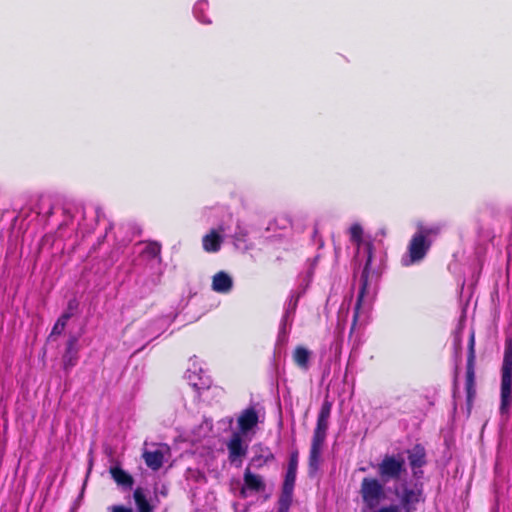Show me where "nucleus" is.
<instances>
[{
  "mask_svg": "<svg viewBox=\"0 0 512 512\" xmlns=\"http://www.w3.org/2000/svg\"><path fill=\"white\" fill-rule=\"evenodd\" d=\"M331 411L332 403L326 398L321 405L313 431L308 458V473L310 476H314L320 467L322 448L327 437Z\"/></svg>",
  "mask_w": 512,
  "mask_h": 512,
  "instance_id": "nucleus-1",
  "label": "nucleus"
},
{
  "mask_svg": "<svg viewBox=\"0 0 512 512\" xmlns=\"http://www.w3.org/2000/svg\"><path fill=\"white\" fill-rule=\"evenodd\" d=\"M512 404V337H506L501 365L500 406L502 415H507Z\"/></svg>",
  "mask_w": 512,
  "mask_h": 512,
  "instance_id": "nucleus-2",
  "label": "nucleus"
},
{
  "mask_svg": "<svg viewBox=\"0 0 512 512\" xmlns=\"http://www.w3.org/2000/svg\"><path fill=\"white\" fill-rule=\"evenodd\" d=\"M476 334L475 330L471 329L469 333L467 345V359L465 371V390H466V404L468 413H470L473 401L476 396Z\"/></svg>",
  "mask_w": 512,
  "mask_h": 512,
  "instance_id": "nucleus-3",
  "label": "nucleus"
},
{
  "mask_svg": "<svg viewBox=\"0 0 512 512\" xmlns=\"http://www.w3.org/2000/svg\"><path fill=\"white\" fill-rule=\"evenodd\" d=\"M385 484L380 478L364 477L362 479L359 493L368 509H375L386 498Z\"/></svg>",
  "mask_w": 512,
  "mask_h": 512,
  "instance_id": "nucleus-4",
  "label": "nucleus"
},
{
  "mask_svg": "<svg viewBox=\"0 0 512 512\" xmlns=\"http://www.w3.org/2000/svg\"><path fill=\"white\" fill-rule=\"evenodd\" d=\"M406 472L405 460L401 455H385L377 465V473L383 483L398 481Z\"/></svg>",
  "mask_w": 512,
  "mask_h": 512,
  "instance_id": "nucleus-5",
  "label": "nucleus"
},
{
  "mask_svg": "<svg viewBox=\"0 0 512 512\" xmlns=\"http://www.w3.org/2000/svg\"><path fill=\"white\" fill-rule=\"evenodd\" d=\"M366 250H367V259H366L364 268H363L361 276H360V289H359L357 300H356L355 307H354L352 329L355 327V325L357 323V320L359 317V311L363 304L364 297L368 291L370 268H371V264H372L373 250H374L373 244L371 242H368L366 244Z\"/></svg>",
  "mask_w": 512,
  "mask_h": 512,
  "instance_id": "nucleus-6",
  "label": "nucleus"
},
{
  "mask_svg": "<svg viewBox=\"0 0 512 512\" xmlns=\"http://www.w3.org/2000/svg\"><path fill=\"white\" fill-rule=\"evenodd\" d=\"M432 246V239H423L422 236L414 233L409 241L407 252L409 261L405 265H410L422 261Z\"/></svg>",
  "mask_w": 512,
  "mask_h": 512,
  "instance_id": "nucleus-7",
  "label": "nucleus"
},
{
  "mask_svg": "<svg viewBox=\"0 0 512 512\" xmlns=\"http://www.w3.org/2000/svg\"><path fill=\"white\" fill-rule=\"evenodd\" d=\"M406 453L413 476L417 479L421 478L423 476L421 468L427 464L424 446L422 444H415Z\"/></svg>",
  "mask_w": 512,
  "mask_h": 512,
  "instance_id": "nucleus-8",
  "label": "nucleus"
},
{
  "mask_svg": "<svg viewBox=\"0 0 512 512\" xmlns=\"http://www.w3.org/2000/svg\"><path fill=\"white\" fill-rule=\"evenodd\" d=\"M78 337L70 335L65 344V350L62 354V367L66 374H68L79 361V347Z\"/></svg>",
  "mask_w": 512,
  "mask_h": 512,
  "instance_id": "nucleus-9",
  "label": "nucleus"
},
{
  "mask_svg": "<svg viewBox=\"0 0 512 512\" xmlns=\"http://www.w3.org/2000/svg\"><path fill=\"white\" fill-rule=\"evenodd\" d=\"M228 459L231 463H236L240 466L242 459L246 456L248 447L243 445V439L241 433L234 432L227 443Z\"/></svg>",
  "mask_w": 512,
  "mask_h": 512,
  "instance_id": "nucleus-10",
  "label": "nucleus"
},
{
  "mask_svg": "<svg viewBox=\"0 0 512 512\" xmlns=\"http://www.w3.org/2000/svg\"><path fill=\"white\" fill-rule=\"evenodd\" d=\"M239 431L237 433H241L242 435L247 434L253 428H255L259 423V415L254 406H250L244 409L237 419Z\"/></svg>",
  "mask_w": 512,
  "mask_h": 512,
  "instance_id": "nucleus-11",
  "label": "nucleus"
},
{
  "mask_svg": "<svg viewBox=\"0 0 512 512\" xmlns=\"http://www.w3.org/2000/svg\"><path fill=\"white\" fill-rule=\"evenodd\" d=\"M109 473L114 482L122 489H132L134 485V478L127 471L122 469L119 465L112 466Z\"/></svg>",
  "mask_w": 512,
  "mask_h": 512,
  "instance_id": "nucleus-12",
  "label": "nucleus"
},
{
  "mask_svg": "<svg viewBox=\"0 0 512 512\" xmlns=\"http://www.w3.org/2000/svg\"><path fill=\"white\" fill-rule=\"evenodd\" d=\"M421 494V490L403 489L400 503L405 512H414L416 510L415 505L420 501Z\"/></svg>",
  "mask_w": 512,
  "mask_h": 512,
  "instance_id": "nucleus-13",
  "label": "nucleus"
},
{
  "mask_svg": "<svg viewBox=\"0 0 512 512\" xmlns=\"http://www.w3.org/2000/svg\"><path fill=\"white\" fill-rule=\"evenodd\" d=\"M233 287L232 278L224 271L217 272L212 278V289L217 293H228Z\"/></svg>",
  "mask_w": 512,
  "mask_h": 512,
  "instance_id": "nucleus-14",
  "label": "nucleus"
},
{
  "mask_svg": "<svg viewBox=\"0 0 512 512\" xmlns=\"http://www.w3.org/2000/svg\"><path fill=\"white\" fill-rule=\"evenodd\" d=\"M298 467V451L295 450L290 454L288 468L286 471L283 487L293 488L296 481V473Z\"/></svg>",
  "mask_w": 512,
  "mask_h": 512,
  "instance_id": "nucleus-15",
  "label": "nucleus"
},
{
  "mask_svg": "<svg viewBox=\"0 0 512 512\" xmlns=\"http://www.w3.org/2000/svg\"><path fill=\"white\" fill-rule=\"evenodd\" d=\"M244 485L252 492H261L265 489V483L261 476L253 474L247 467L243 476Z\"/></svg>",
  "mask_w": 512,
  "mask_h": 512,
  "instance_id": "nucleus-16",
  "label": "nucleus"
},
{
  "mask_svg": "<svg viewBox=\"0 0 512 512\" xmlns=\"http://www.w3.org/2000/svg\"><path fill=\"white\" fill-rule=\"evenodd\" d=\"M311 357V351L304 346H297L292 353V360L294 364L306 371L309 368V360Z\"/></svg>",
  "mask_w": 512,
  "mask_h": 512,
  "instance_id": "nucleus-17",
  "label": "nucleus"
},
{
  "mask_svg": "<svg viewBox=\"0 0 512 512\" xmlns=\"http://www.w3.org/2000/svg\"><path fill=\"white\" fill-rule=\"evenodd\" d=\"M221 244L222 238L215 230L205 235L202 240L203 249L209 253L218 252L221 248Z\"/></svg>",
  "mask_w": 512,
  "mask_h": 512,
  "instance_id": "nucleus-18",
  "label": "nucleus"
},
{
  "mask_svg": "<svg viewBox=\"0 0 512 512\" xmlns=\"http://www.w3.org/2000/svg\"><path fill=\"white\" fill-rule=\"evenodd\" d=\"M143 459L145 461V464L150 469L157 471L159 470L163 465V453L160 450L155 451H145L143 453Z\"/></svg>",
  "mask_w": 512,
  "mask_h": 512,
  "instance_id": "nucleus-19",
  "label": "nucleus"
},
{
  "mask_svg": "<svg viewBox=\"0 0 512 512\" xmlns=\"http://www.w3.org/2000/svg\"><path fill=\"white\" fill-rule=\"evenodd\" d=\"M293 488L283 487L278 500V512H288L292 502Z\"/></svg>",
  "mask_w": 512,
  "mask_h": 512,
  "instance_id": "nucleus-20",
  "label": "nucleus"
},
{
  "mask_svg": "<svg viewBox=\"0 0 512 512\" xmlns=\"http://www.w3.org/2000/svg\"><path fill=\"white\" fill-rule=\"evenodd\" d=\"M264 454L255 455L251 459V463L255 465L257 468L262 467L263 465L267 464L268 462H271L274 460V454L270 451L268 447L262 449Z\"/></svg>",
  "mask_w": 512,
  "mask_h": 512,
  "instance_id": "nucleus-21",
  "label": "nucleus"
},
{
  "mask_svg": "<svg viewBox=\"0 0 512 512\" xmlns=\"http://www.w3.org/2000/svg\"><path fill=\"white\" fill-rule=\"evenodd\" d=\"M441 232V227L439 225L433 226H424L419 225L417 231L415 232L417 235L423 237V239H431V237L439 235Z\"/></svg>",
  "mask_w": 512,
  "mask_h": 512,
  "instance_id": "nucleus-22",
  "label": "nucleus"
},
{
  "mask_svg": "<svg viewBox=\"0 0 512 512\" xmlns=\"http://www.w3.org/2000/svg\"><path fill=\"white\" fill-rule=\"evenodd\" d=\"M68 320H69V315H61L55 322V324L48 336V339H52L55 336L61 335L66 328Z\"/></svg>",
  "mask_w": 512,
  "mask_h": 512,
  "instance_id": "nucleus-23",
  "label": "nucleus"
},
{
  "mask_svg": "<svg viewBox=\"0 0 512 512\" xmlns=\"http://www.w3.org/2000/svg\"><path fill=\"white\" fill-rule=\"evenodd\" d=\"M161 249L162 247L159 242L150 241L143 250V254L147 255L149 258H158L160 257Z\"/></svg>",
  "mask_w": 512,
  "mask_h": 512,
  "instance_id": "nucleus-24",
  "label": "nucleus"
},
{
  "mask_svg": "<svg viewBox=\"0 0 512 512\" xmlns=\"http://www.w3.org/2000/svg\"><path fill=\"white\" fill-rule=\"evenodd\" d=\"M349 232H350L351 241L357 245H360V243L362 242V236H363V229H362L361 225L358 223L353 224L350 227Z\"/></svg>",
  "mask_w": 512,
  "mask_h": 512,
  "instance_id": "nucleus-25",
  "label": "nucleus"
},
{
  "mask_svg": "<svg viewBox=\"0 0 512 512\" xmlns=\"http://www.w3.org/2000/svg\"><path fill=\"white\" fill-rule=\"evenodd\" d=\"M79 306L78 301L73 298L68 301L66 310L61 315H69V319L74 316Z\"/></svg>",
  "mask_w": 512,
  "mask_h": 512,
  "instance_id": "nucleus-26",
  "label": "nucleus"
},
{
  "mask_svg": "<svg viewBox=\"0 0 512 512\" xmlns=\"http://www.w3.org/2000/svg\"><path fill=\"white\" fill-rule=\"evenodd\" d=\"M377 512H400V509L397 505H389L380 508Z\"/></svg>",
  "mask_w": 512,
  "mask_h": 512,
  "instance_id": "nucleus-27",
  "label": "nucleus"
},
{
  "mask_svg": "<svg viewBox=\"0 0 512 512\" xmlns=\"http://www.w3.org/2000/svg\"><path fill=\"white\" fill-rule=\"evenodd\" d=\"M458 390V369L455 370L454 381H453V392L454 394Z\"/></svg>",
  "mask_w": 512,
  "mask_h": 512,
  "instance_id": "nucleus-28",
  "label": "nucleus"
},
{
  "mask_svg": "<svg viewBox=\"0 0 512 512\" xmlns=\"http://www.w3.org/2000/svg\"><path fill=\"white\" fill-rule=\"evenodd\" d=\"M246 490H247V487L245 485L240 490V497L243 499L247 498Z\"/></svg>",
  "mask_w": 512,
  "mask_h": 512,
  "instance_id": "nucleus-29",
  "label": "nucleus"
},
{
  "mask_svg": "<svg viewBox=\"0 0 512 512\" xmlns=\"http://www.w3.org/2000/svg\"><path fill=\"white\" fill-rule=\"evenodd\" d=\"M455 346L457 350L461 349V338L459 336L455 338Z\"/></svg>",
  "mask_w": 512,
  "mask_h": 512,
  "instance_id": "nucleus-30",
  "label": "nucleus"
}]
</instances>
